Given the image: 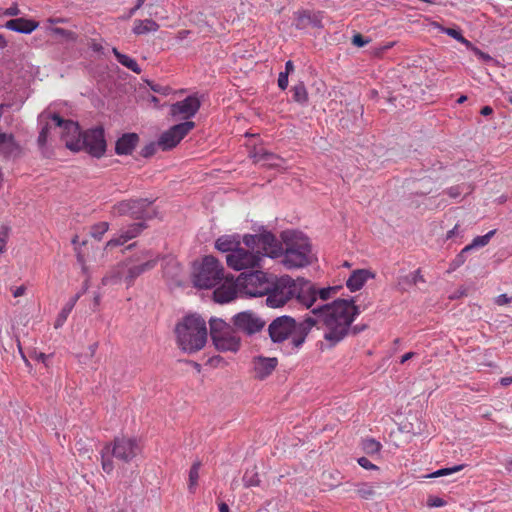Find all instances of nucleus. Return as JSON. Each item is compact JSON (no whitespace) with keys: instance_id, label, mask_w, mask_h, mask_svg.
Wrapping results in <instances>:
<instances>
[{"instance_id":"obj_16","label":"nucleus","mask_w":512,"mask_h":512,"mask_svg":"<svg viewBox=\"0 0 512 512\" xmlns=\"http://www.w3.org/2000/svg\"><path fill=\"white\" fill-rule=\"evenodd\" d=\"M254 163L261 164L268 168L286 169V160L263 148H255L251 152Z\"/></svg>"},{"instance_id":"obj_63","label":"nucleus","mask_w":512,"mask_h":512,"mask_svg":"<svg viewBox=\"0 0 512 512\" xmlns=\"http://www.w3.org/2000/svg\"><path fill=\"white\" fill-rule=\"evenodd\" d=\"M414 355H415L414 352H408V353L404 354L401 357L400 363L401 364L405 363L406 361L410 360Z\"/></svg>"},{"instance_id":"obj_58","label":"nucleus","mask_w":512,"mask_h":512,"mask_svg":"<svg viewBox=\"0 0 512 512\" xmlns=\"http://www.w3.org/2000/svg\"><path fill=\"white\" fill-rule=\"evenodd\" d=\"M97 348H98V342H95L93 344H91L89 347H88V350H89V358H92L94 357L96 351H97Z\"/></svg>"},{"instance_id":"obj_48","label":"nucleus","mask_w":512,"mask_h":512,"mask_svg":"<svg viewBox=\"0 0 512 512\" xmlns=\"http://www.w3.org/2000/svg\"><path fill=\"white\" fill-rule=\"evenodd\" d=\"M464 191V187L463 186H460V185H457V186H453V187H450L448 190H447V194L451 197V198H458Z\"/></svg>"},{"instance_id":"obj_41","label":"nucleus","mask_w":512,"mask_h":512,"mask_svg":"<svg viewBox=\"0 0 512 512\" xmlns=\"http://www.w3.org/2000/svg\"><path fill=\"white\" fill-rule=\"evenodd\" d=\"M11 228L8 225L0 226V254L5 251L7 241L9 239Z\"/></svg>"},{"instance_id":"obj_55","label":"nucleus","mask_w":512,"mask_h":512,"mask_svg":"<svg viewBox=\"0 0 512 512\" xmlns=\"http://www.w3.org/2000/svg\"><path fill=\"white\" fill-rule=\"evenodd\" d=\"M25 291H26V287L24 285H22V286L15 288L12 291V294L15 298H17V297L24 295Z\"/></svg>"},{"instance_id":"obj_24","label":"nucleus","mask_w":512,"mask_h":512,"mask_svg":"<svg viewBox=\"0 0 512 512\" xmlns=\"http://www.w3.org/2000/svg\"><path fill=\"white\" fill-rule=\"evenodd\" d=\"M239 294H244L242 286L239 285V277L234 279V276L226 274V290L225 299L226 303L233 301Z\"/></svg>"},{"instance_id":"obj_52","label":"nucleus","mask_w":512,"mask_h":512,"mask_svg":"<svg viewBox=\"0 0 512 512\" xmlns=\"http://www.w3.org/2000/svg\"><path fill=\"white\" fill-rule=\"evenodd\" d=\"M511 297H509L507 294H501L496 297L495 303L499 306L509 304L511 302Z\"/></svg>"},{"instance_id":"obj_22","label":"nucleus","mask_w":512,"mask_h":512,"mask_svg":"<svg viewBox=\"0 0 512 512\" xmlns=\"http://www.w3.org/2000/svg\"><path fill=\"white\" fill-rule=\"evenodd\" d=\"M39 23L32 19L15 18L6 22L5 27L11 31L30 34L37 29Z\"/></svg>"},{"instance_id":"obj_57","label":"nucleus","mask_w":512,"mask_h":512,"mask_svg":"<svg viewBox=\"0 0 512 512\" xmlns=\"http://www.w3.org/2000/svg\"><path fill=\"white\" fill-rule=\"evenodd\" d=\"M458 228H459V225H458V224H456V225H455L451 230H449V231L447 232L446 238H447V239H451V238H453L454 236H457V235L459 234V232H458Z\"/></svg>"},{"instance_id":"obj_60","label":"nucleus","mask_w":512,"mask_h":512,"mask_svg":"<svg viewBox=\"0 0 512 512\" xmlns=\"http://www.w3.org/2000/svg\"><path fill=\"white\" fill-rule=\"evenodd\" d=\"M445 504L444 500L441 498H435L430 505L434 507H442Z\"/></svg>"},{"instance_id":"obj_33","label":"nucleus","mask_w":512,"mask_h":512,"mask_svg":"<svg viewBox=\"0 0 512 512\" xmlns=\"http://www.w3.org/2000/svg\"><path fill=\"white\" fill-rule=\"evenodd\" d=\"M200 466H201V463L199 461H197V462H194L190 468L189 482H188V489L190 492H194L198 485Z\"/></svg>"},{"instance_id":"obj_50","label":"nucleus","mask_w":512,"mask_h":512,"mask_svg":"<svg viewBox=\"0 0 512 512\" xmlns=\"http://www.w3.org/2000/svg\"><path fill=\"white\" fill-rule=\"evenodd\" d=\"M288 76L287 72H280L278 77V86L281 90H285L287 88Z\"/></svg>"},{"instance_id":"obj_47","label":"nucleus","mask_w":512,"mask_h":512,"mask_svg":"<svg viewBox=\"0 0 512 512\" xmlns=\"http://www.w3.org/2000/svg\"><path fill=\"white\" fill-rule=\"evenodd\" d=\"M127 241L128 240L125 238V234L122 231L121 235L118 238H113V239L109 240L106 244V247L107 248L117 247V246L123 245Z\"/></svg>"},{"instance_id":"obj_1","label":"nucleus","mask_w":512,"mask_h":512,"mask_svg":"<svg viewBox=\"0 0 512 512\" xmlns=\"http://www.w3.org/2000/svg\"><path fill=\"white\" fill-rule=\"evenodd\" d=\"M311 312L315 317L308 316L301 322L286 315L274 319L268 327L271 340L274 343H286L291 350H298L312 328L321 323L325 328L324 339L329 347H334L348 335L360 310L353 300L337 299L331 304L313 308Z\"/></svg>"},{"instance_id":"obj_2","label":"nucleus","mask_w":512,"mask_h":512,"mask_svg":"<svg viewBox=\"0 0 512 512\" xmlns=\"http://www.w3.org/2000/svg\"><path fill=\"white\" fill-rule=\"evenodd\" d=\"M243 241L247 248L231 249L226 240V264L235 270L261 266L264 257L278 258L282 254V243L271 232L245 235Z\"/></svg>"},{"instance_id":"obj_40","label":"nucleus","mask_w":512,"mask_h":512,"mask_svg":"<svg viewBox=\"0 0 512 512\" xmlns=\"http://www.w3.org/2000/svg\"><path fill=\"white\" fill-rule=\"evenodd\" d=\"M52 33L65 38L68 41H76L77 34L71 30H67L60 27H54L51 29Z\"/></svg>"},{"instance_id":"obj_39","label":"nucleus","mask_w":512,"mask_h":512,"mask_svg":"<svg viewBox=\"0 0 512 512\" xmlns=\"http://www.w3.org/2000/svg\"><path fill=\"white\" fill-rule=\"evenodd\" d=\"M356 493L359 497L363 499H370L374 496L375 491L374 488L368 484H360L356 489Z\"/></svg>"},{"instance_id":"obj_17","label":"nucleus","mask_w":512,"mask_h":512,"mask_svg":"<svg viewBox=\"0 0 512 512\" xmlns=\"http://www.w3.org/2000/svg\"><path fill=\"white\" fill-rule=\"evenodd\" d=\"M252 363L255 377L262 380L276 369L278 360L276 357L258 356L253 359Z\"/></svg>"},{"instance_id":"obj_26","label":"nucleus","mask_w":512,"mask_h":512,"mask_svg":"<svg viewBox=\"0 0 512 512\" xmlns=\"http://www.w3.org/2000/svg\"><path fill=\"white\" fill-rule=\"evenodd\" d=\"M159 27V24L152 19L135 20L132 31L136 35H143L149 32H156Z\"/></svg>"},{"instance_id":"obj_34","label":"nucleus","mask_w":512,"mask_h":512,"mask_svg":"<svg viewBox=\"0 0 512 512\" xmlns=\"http://www.w3.org/2000/svg\"><path fill=\"white\" fill-rule=\"evenodd\" d=\"M293 99L298 103H305L308 100V93L303 83L295 85L292 88Z\"/></svg>"},{"instance_id":"obj_30","label":"nucleus","mask_w":512,"mask_h":512,"mask_svg":"<svg viewBox=\"0 0 512 512\" xmlns=\"http://www.w3.org/2000/svg\"><path fill=\"white\" fill-rule=\"evenodd\" d=\"M180 265L175 260H169L163 267V276L171 280H176L180 274Z\"/></svg>"},{"instance_id":"obj_20","label":"nucleus","mask_w":512,"mask_h":512,"mask_svg":"<svg viewBox=\"0 0 512 512\" xmlns=\"http://www.w3.org/2000/svg\"><path fill=\"white\" fill-rule=\"evenodd\" d=\"M374 274L367 269H357L351 273L346 281V286L351 292L360 290L364 284L374 278Z\"/></svg>"},{"instance_id":"obj_27","label":"nucleus","mask_w":512,"mask_h":512,"mask_svg":"<svg viewBox=\"0 0 512 512\" xmlns=\"http://www.w3.org/2000/svg\"><path fill=\"white\" fill-rule=\"evenodd\" d=\"M81 296V293H77L74 297H72L70 299V301L68 303L65 304V306L62 308V310L60 311V313L58 314L56 320H55V323H54V327L56 329L60 328L63 326V324L65 323V321L67 320L69 314L71 313L72 309L74 308L76 302L78 301V299L80 298Z\"/></svg>"},{"instance_id":"obj_44","label":"nucleus","mask_w":512,"mask_h":512,"mask_svg":"<svg viewBox=\"0 0 512 512\" xmlns=\"http://www.w3.org/2000/svg\"><path fill=\"white\" fill-rule=\"evenodd\" d=\"M157 147H159L158 146V141L157 142H150V143H148L147 145H145L142 148L140 154L144 158H149V157L153 156L156 153Z\"/></svg>"},{"instance_id":"obj_19","label":"nucleus","mask_w":512,"mask_h":512,"mask_svg":"<svg viewBox=\"0 0 512 512\" xmlns=\"http://www.w3.org/2000/svg\"><path fill=\"white\" fill-rule=\"evenodd\" d=\"M139 142V136L136 133H124L115 144V153L117 155H130Z\"/></svg>"},{"instance_id":"obj_54","label":"nucleus","mask_w":512,"mask_h":512,"mask_svg":"<svg viewBox=\"0 0 512 512\" xmlns=\"http://www.w3.org/2000/svg\"><path fill=\"white\" fill-rule=\"evenodd\" d=\"M150 87H151V89L154 92L161 93L163 95H167L168 94V88L167 87H162L161 85H158V84L150 85Z\"/></svg>"},{"instance_id":"obj_23","label":"nucleus","mask_w":512,"mask_h":512,"mask_svg":"<svg viewBox=\"0 0 512 512\" xmlns=\"http://www.w3.org/2000/svg\"><path fill=\"white\" fill-rule=\"evenodd\" d=\"M306 285L310 288L309 291L313 296V304L316 302L317 299H320L322 301L329 300L334 295H336L339 290L338 286L317 289L309 281L305 280V286Z\"/></svg>"},{"instance_id":"obj_43","label":"nucleus","mask_w":512,"mask_h":512,"mask_svg":"<svg viewBox=\"0 0 512 512\" xmlns=\"http://www.w3.org/2000/svg\"><path fill=\"white\" fill-rule=\"evenodd\" d=\"M50 128L51 127H50L49 123H46L45 125L42 126V128L39 132L38 138H37V143L40 148L45 147L47 140H48Z\"/></svg>"},{"instance_id":"obj_25","label":"nucleus","mask_w":512,"mask_h":512,"mask_svg":"<svg viewBox=\"0 0 512 512\" xmlns=\"http://www.w3.org/2000/svg\"><path fill=\"white\" fill-rule=\"evenodd\" d=\"M18 149L19 145L16 143L13 134L0 133V152L4 156H10Z\"/></svg>"},{"instance_id":"obj_35","label":"nucleus","mask_w":512,"mask_h":512,"mask_svg":"<svg viewBox=\"0 0 512 512\" xmlns=\"http://www.w3.org/2000/svg\"><path fill=\"white\" fill-rule=\"evenodd\" d=\"M108 229H109L108 222H99L92 226L91 236L97 240H101L102 236L107 232Z\"/></svg>"},{"instance_id":"obj_61","label":"nucleus","mask_w":512,"mask_h":512,"mask_svg":"<svg viewBox=\"0 0 512 512\" xmlns=\"http://www.w3.org/2000/svg\"><path fill=\"white\" fill-rule=\"evenodd\" d=\"M395 42H389L386 45H384L382 48L379 49V51L376 53V55H380L386 50L391 49L394 46Z\"/></svg>"},{"instance_id":"obj_31","label":"nucleus","mask_w":512,"mask_h":512,"mask_svg":"<svg viewBox=\"0 0 512 512\" xmlns=\"http://www.w3.org/2000/svg\"><path fill=\"white\" fill-rule=\"evenodd\" d=\"M146 220H142L140 222L130 224L125 230H123L125 234V238L127 240H131L137 237L144 229L147 228Z\"/></svg>"},{"instance_id":"obj_7","label":"nucleus","mask_w":512,"mask_h":512,"mask_svg":"<svg viewBox=\"0 0 512 512\" xmlns=\"http://www.w3.org/2000/svg\"><path fill=\"white\" fill-rule=\"evenodd\" d=\"M141 452V447L135 438L116 437L110 444L104 446L101 451L102 469L107 474L114 469L112 460L109 456L119 461L128 463L132 461Z\"/></svg>"},{"instance_id":"obj_32","label":"nucleus","mask_w":512,"mask_h":512,"mask_svg":"<svg viewBox=\"0 0 512 512\" xmlns=\"http://www.w3.org/2000/svg\"><path fill=\"white\" fill-rule=\"evenodd\" d=\"M226 351L236 352L240 347V337L232 329L226 328Z\"/></svg>"},{"instance_id":"obj_4","label":"nucleus","mask_w":512,"mask_h":512,"mask_svg":"<svg viewBox=\"0 0 512 512\" xmlns=\"http://www.w3.org/2000/svg\"><path fill=\"white\" fill-rule=\"evenodd\" d=\"M224 268L219 260L212 255H205L195 260L191 267V282L197 289H212L213 300L218 304H224Z\"/></svg>"},{"instance_id":"obj_14","label":"nucleus","mask_w":512,"mask_h":512,"mask_svg":"<svg viewBox=\"0 0 512 512\" xmlns=\"http://www.w3.org/2000/svg\"><path fill=\"white\" fill-rule=\"evenodd\" d=\"M201 102L196 95H190L183 99L173 103L170 107V114L173 117H181L188 121L193 117L200 109Z\"/></svg>"},{"instance_id":"obj_18","label":"nucleus","mask_w":512,"mask_h":512,"mask_svg":"<svg viewBox=\"0 0 512 512\" xmlns=\"http://www.w3.org/2000/svg\"><path fill=\"white\" fill-rule=\"evenodd\" d=\"M294 24L297 29H306L308 27H321L320 13H311L303 10L294 14Z\"/></svg>"},{"instance_id":"obj_36","label":"nucleus","mask_w":512,"mask_h":512,"mask_svg":"<svg viewBox=\"0 0 512 512\" xmlns=\"http://www.w3.org/2000/svg\"><path fill=\"white\" fill-rule=\"evenodd\" d=\"M120 280H121V271L119 269H114L102 278L101 284L103 286H106L109 284H116Z\"/></svg>"},{"instance_id":"obj_46","label":"nucleus","mask_w":512,"mask_h":512,"mask_svg":"<svg viewBox=\"0 0 512 512\" xmlns=\"http://www.w3.org/2000/svg\"><path fill=\"white\" fill-rule=\"evenodd\" d=\"M351 42L357 47H363L370 43V39L364 38L362 34L356 33L353 35Z\"/></svg>"},{"instance_id":"obj_3","label":"nucleus","mask_w":512,"mask_h":512,"mask_svg":"<svg viewBox=\"0 0 512 512\" xmlns=\"http://www.w3.org/2000/svg\"><path fill=\"white\" fill-rule=\"evenodd\" d=\"M309 289L305 286L304 278L293 279L289 275H275L266 296V305L270 308H281L296 298L299 304L309 309L313 306V296Z\"/></svg>"},{"instance_id":"obj_8","label":"nucleus","mask_w":512,"mask_h":512,"mask_svg":"<svg viewBox=\"0 0 512 512\" xmlns=\"http://www.w3.org/2000/svg\"><path fill=\"white\" fill-rule=\"evenodd\" d=\"M152 204L153 201L147 198L123 200L112 207V212L118 216L127 215L137 220H148L157 215Z\"/></svg>"},{"instance_id":"obj_51","label":"nucleus","mask_w":512,"mask_h":512,"mask_svg":"<svg viewBox=\"0 0 512 512\" xmlns=\"http://www.w3.org/2000/svg\"><path fill=\"white\" fill-rule=\"evenodd\" d=\"M50 357V355H46L45 353L43 352H34L32 355H31V358L38 361V362H41L43 364H45V366H47L46 364V360Z\"/></svg>"},{"instance_id":"obj_45","label":"nucleus","mask_w":512,"mask_h":512,"mask_svg":"<svg viewBox=\"0 0 512 512\" xmlns=\"http://www.w3.org/2000/svg\"><path fill=\"white\" fill-rule=\"evenodd\" d=\"M380 448H381V444L374 439H367L364 442V449L368 453L378 452L380 450Z\"/></svg>"},{"instance_id":"obj_6","label":"nucleus","mask_w":512,"mask_h":512,"mask_svg":"<svg viewBox=\"0 0 512 512\" xmlns=\"http://www.w3.org/2000/svg\"><path fill=\"white\" fill-rule=\"evenodd\" d=\"M282 263L287 269L302 268L311 263V244L304 234L296 231H284L281 234Z\"/></svg>"},{"instance_id":"obj_38","label":"nucleus","mask_w":512,"mask_h":512,"mask_svg":"<svg viewBox=\"0 0 512 512\" xmlns=\"http://www.w3.org/2000/svg\"><path fill=\"white\" fill-rule=\"evenodd\" d=\"M464 467H465V465L461 464V465H456V466H453L450 468H442V469H439V470L433 472L431 475H429V477L437 478V477L451 475L455 472L461 471L462 469H464Z\"/></svg>"},{"instance_id":"obj_15","label":"nucleus","mask_w":512,"mask_h":512,"mask_svg":"<svg viewBox=\"0 0 512 512\" xmlns=\"http://www.w3.org/2000/svg\"><path fill=\"white\" fill-rule=\"evenodd\" d=\"M233 323L238 330L248 334L256 333L265 326V322L251 312L238 313L233 318Z\"/></svg>"},{"instance_id":"obj_42","label":"nucleus","mask_w":512,"mask_h":512,"mask_svg":"<svg viewBox=\"0 0 512 512\" xmlns=\"http://www.w3.org/2000/svg\"><path fill=\"white\" fill-rule=\"evenodd\" d=\"M469 251H464V248L456 255L450 263L449 271H454L466 262V254Z\"/></svg>"},{"instance_id":"obj_12","label":"nucleus","mask_w":512,"mask_h":512,"mask_svg":"<svg viewBox=\"0 0 512 512\" xmlns=\"http://www.w3.org/2000/svg\"><path fill=\"white\" fill-rule=\"evenodd\" d=\"M83 149L95 158H101L106 152V140L104 129L101 126L91 128L83 132Z\"/></svg>"},{"instance_id":"obj_53","label":"nucleus","mask_w":512,"mask_h":512,"mask_svg":"<svg viewBox=\"0 0 512 512\" xmlns=\"http://www.w3.org/2000/svg\"><path fill=\"white\" fill-rule=\"evenodd\" d=\"M19 13H20V10H19L18 6L15 4V5L9 7L8 9H6V11L4 12V15L17 16Z\"/></svg>"},{"instance_id":"obj_21","label":"nucleus","mask_w":512,"mask_h":512,"mask_svg":"<svg viewBox=\"0 0 512 512\" xmlns=\"http://www.w3.org/2000/svg\"><path fill=\"white\" fill-rule=\"evenodd\" d=\"M210 337L219 351H224V320L221 318H210Z\"/></svg>"},{"instance_id":"obj_11","label":"nucleus","mask_w":512,"mask_h":512,"mask_svg":"<svg viewBox=\"0 0 512 512\" xmlns=\"http://www.w3.org/2000/svg\"><path fill=\"white\" fill-rule=\"evenodd\" d=\"M158 256H154L151 250H146L131 257L127 264L135 263L129 266L125 281L128 285H132L134 281L143 273L152 270L158 263Z\"/></svg>"},{"instance_id":"obj_29","label":"nucleus","mask_w":512,"mask_h":512,"mask_svg":"<svg viewBox=\"0 0 512 512\" xmlns=\"http://www.w3.org/2000/svg\"><path fill=\"white\" fill-rule=\"evenodd\" d=\"M495 233H496V230H491L483 236L475 237L470 244H468L464 247V251L470 252L472 249L481 248V247L486 246L489 243L490 239L495 235Z\"/></svg>"},{"instance_id":"obj_62","label":"nucleus","mask_w":512,"mask_h":512,"mask_svg":"<svg viewBox=\"0 0 512 512\" xmlns=\"http://www.w3.org/2000/svg\"><path fill=\"white\" fill-rule=\"evenodd\" d=\"M481 115L488 116L493 113V109L490 106H484L481 111Z\"/></svg>"},{"instance_id":"obj_49","label":"nucleus","mask_w":512,"mask_h":512,"mask_svg":"<svg viewBox=\"0 0 512 512\" xmlns=\"http://www.w3.org/2000/svg\"><path fill=\"white\" fill-rule=\"evenodd\" d=\"M358 464L367 470H374L377 469V466L374 465L370 460H368L366 457H361L358 459Z\"/></svg>"},{"instance_id":"obj_9","label":"nucleus","mask_w":512,"mask_h":512,"mask_svg":"<svg viewBox=\"0 0 512 512\" xmlns=\"http://www.w3.org/2000/svg\"><path fill=\"white\" fill-rule=\"evenodd\" d=\"M274 276V274L259 270L249 274L242 273L239 276V285L242 286L245 295L251 297L267 296Z\"/></svg>"},{"instance_id":"obj_64","label":"nucleus","mask_w":512,"mask_h":512,"mask_svg":"<svg viewBox=\"0 0 512 512\" xmlns=\"http://www.w3.org/2000/svg\"><path fill=\"white\" fill-rule=\"evenodd\" d=\"M48 22L51 23V24L66 23L67 19H64V18H50V19H48Z\"/></svg>"},{"instance_id":"obj_37","label":"nucleus","mask_w":512,"mask_h":512,"mask_svg":"<svg viewBox=\"0 0 512 512\" xmlns=\"http://www.w3.org/2000/svg\"><path fill=\"white\" fill-rule=\"evenodd\" d=\"M443 32L446 33L448 36L456 39L457 41L461 42L462 44L466 45L467 47H471L472 43L467 40L462 33L454 28H444Z\"/></svg>"},{"instance_id":"obj_13","label":"nucleus","mask_w":512,"mask_h":512,"mask_svg":"<svg viewBox=\"0 0 512 512\" xmlns=\"http://www.w3.org/2000/svg\"><path fill=\"white\" fill-rule=\"evenodd\" d=\"M195 127L193 121H185L176 124L163 132L158 139V146L163 151L176 147L180 141Z\"/></svg>"},{"instance_id":"obj_59","label":"nucleus","mask_w":512,"mask_h":512,"mask_svg":"<svg viewBox=\"0 0 512 512\" xmlns=\"http://www.w3.org/2000/svg\"><path fill=\"white\" fill-rule=\"evenodd\" d=\"M293 71H294V64H293V62L291 60H289L285 64V71L284 72H287V74L289 75Z\"/></svg>"},{"instance_id":"obj_56","label":"nucleus","mask_w":512,"mask_h":512,"mask_svg":"<svg viewBox=\"0 0 512 512\" xmlns=\"http://www.w3.org/2000/svg\"><path fill=\"white\" fill-rule=\"evenodd\" d=\"M224 247H225V244H224V237H219L216 242H215V248L220 251V252H224Z\"/></svg>"},{"instance_id":"obj_10","label":"nucleus","mask_w":512,"mask_h":512,"mask_svg":"<svg viewBox=\"0 0 512 512\" xmlns=\"http://www.w3.org/2000/svg\"><path fill=\"white\" fill-rule=\"evenodd\" d=\"M50 119L53 121L56 127L62 129L61 139L64 142L66 148L73 152H79L83 149L82 136L83 132L77 122L72 120H65L59 114L53 113L50 115Z\"/></svg>"},{"instance_id":"obj_28","label":"nucleus","mask_w":512,"mask_h":512,"mask_svg":"<svg viewBox=\"0 0 512 512\" xmlns=\"http://www.w3.org/2000/svg\"><path fill=\"white\" fill-rule=\"evenodd\" d=\"M112 52H113L114 56L116 57L117 61L121 65H123L124 67L130 69L131 71H133L136 74H140L141 73V68H140V66L138 65V63L136 62L135 59L129 57L126 54L121 53L120 51H118L117 48H113Z\"/></svg>"},{"instance_id":"obj_5","label":"nucleus","mask_w":512,"mask_h":512,"mask_svg":"<svg viewBox=\"0 0 512 512\" xmlns=\"http://www.w3.org/2000/svg\"><path fill=\"white\" fill-rule=\"evenodd\" d=\"M175 334L179 348L189 354L204 348L208 331L206 321L198 314L186 315L175 326Z\"/></svg>"}]
</instances>
